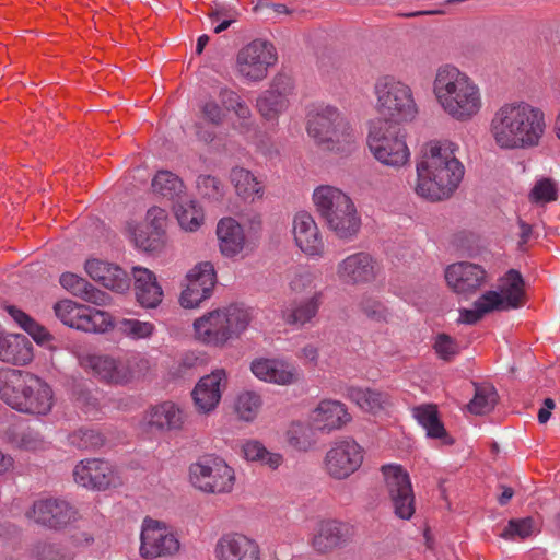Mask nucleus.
Returning <instances> with one entry per match:
<instances>
[{"mask_svg": "<svg viewBox=\"0 0 560 560\" xmlns=\"http://www.w3.org/2000/svg\"><path fill=\"white\" fill-rule=\"evenodd\" d=\"M60 284L72 294L81 296L88 282L75 273L65 272L60 276Z\"/></svg>", "mask_w": 560, "mask_h": 560, "instance_id": "obj_62", "label": "nucleus"}, {"mask_svg": "<svg viewBox=\"0 0 560 560\" xmlns=\"http://www.w3.org/2000/svg\"><path fill=\"white\" fill-rule=\"evenodd\" d=\"M308 420L315 430L330 433L341 430L350 423L352 416L346 404L337 399L326 398L322 399L311 411Z\"/></svg>", "mask_w": 560, "mask_h": 560, "instance_id": "obj_24", "label": "nucleus"}, {"mask_svg": "<svg viewBox=\"0 0 560 560\" xmlns=\"http://www.w3.org/2000/svg\"><path fill=\"white\" fill-rule=\"evenodd\" d=\"M354 528L351 524L338 520L320 521L314 532L312 546L318 552H329L352 539Z\"/></svg>", "mask_w": 560, "mask_h": 560, "instance_id": "obj_27", "label": "nucleus"}, {"mask_svg": "<svg viewBox=\"0 0 560 560\" xmlns=\"http://www.w3.org/2000/svg\"><path fill=\"white\" fill-rule=\"evenodd\" d=\"M152 189L155 195L173 200L184 191V184L176 174L159 171L152 179Z\"/></svg>", "mask_w": 560, "mask_h": 560, "instance_id": "obj_46", "label": "nucleus"}, {"mask_svg": "<svg viewBox=\"0 0 560 560\" xmlns=\"http://www.w3.org/2000/svg\"><path fill=\"white\" fill-rule=\"evenodd\" d=\"M212 292L206 291L197 287L195 283L187 281L186 288L183 290L179 303L185 308L198 307L205 300L209 299Z\"/></svg>", "mask_w": 560, "mask_h": 560, "instance_id": "obj_61", "label": "nucleus"}, {"mask_svg": "<svg viewBox=\"0 0 560 560\" xmlns=\"http://www.w3.org/2000/svg\"><path fill=\"white\" fill-rule=\"evenodd\" d=\"M432 95L438 108L447 118L460 124L480 116L485 107L482 90L477 81L450 63L436 68Z\"/></svg>", "mask_w": 560, "mask_h": 560, "instance_id": "obj_3", "label": "nucleus"}, {"mask_svg": "<svg viewBox=\"0 0 560 560\" xmlns=\"http://www.w3.org/2000/svg\"><path fill=\"white\" fill-rule=\"evenodd\" d=\"M291 233L296 247L310 257H320L324 254V242L319 228L307 211H299L292 219Z\"/></svg>", "mask_w": 560, "mask_h": 560, "instance_id": "obj_22", "label": "nucleus"}, {"mask_svg": "<svg viewBox=\"0 0 560 560\" xmlns=\"http://www.w3.org/2000/svg\"><path fill=\"white\" fill-rule=\"evenodd\" d=\"M198 194L211 202H221L225 195V185L223 182L212 175H200L196 182Z\"/></svg>", "mask_w": 560, "mask_h": 560, "instance_id": "obj_50", "label": "nucleus"}, {"mask_svg": "<svg viewBox=\"0 0 560 560\" xmlns=\"http://www.w3.org/2000/svg\"><path fill=\"white\" fill-rule=\"evenodd\" d=\"M313 427L303 421H292L285 432L290 446L298 451H307L313 444Z\"/></svg>", "mask_w": 560, "mask_h": 560, "instance_id": "obj_48", "label": "nucleus"}, {"mask_svg": "<svg viewBox=\"0 0 560 560\" xmlns=\"http://www.w3.org/2000/svg\"><path fill=\"white\" fill-rule=\"evenodd\" d=\"M458 151V143L450 139H434L421 145L416 160L413 190L417 196L441 201L453 195L465 175Z\"/></svg>", "mask_w": 560, "mask_h": 560, "instance_id": "obj_1", "label": "nucleus"}, {"mask_svg": "<svg viewBox=\"0 0 560 560\" xmlns=\"http://www.w3.org/2000/svg\"><path fill=\"white\" fill-rule=\"evenodd\" d=\"M135 292L138 303L145 308L156 307L163 299V290L155 275L143 267H133Z\"/></svg>", "mask_w": 560, "mask_h": 560, "instance_id": "obj_33", "label": "nucleus"}, {"mask_svg": "<svg viewBox=\"0 0 560 560\" xmlns=\"http://www.w3.org/2000/svg\"><path fill=\"white\" fill-rule=\"evenodd\" d=\"M432 347L436 355L444 361H451L459 353L458 341L444 332L438 334L434 337Z\"/></svg>", "mask_w": 560, "mask_h": 560, "instance_id": "obj_59", "label": "nucleus"}, {"mask_svg": "<svg viewBox=\"0 0 560 560\" xmlns=\"http://www.w3.org/2000/svg\"><path fill=\"white\" fill-rule=\"evenodd\" d=\"M447 285L457 294L470 295L487 281V271L480 265L460 261L445 269Z\"/></svg>", "mask_w": 560, "mask_h": 560, "instance_id": "obj_23", "label": "nucleus"}, {"mask_svg": "<svg viewBox=\"0 0 560 560\" xmlns=\"http://www.w3.org/2000/svg\"><path fill=\"white\" fill-rule=\"evenodd\" d=\"M180 541L175 530L164 522L145 517L141 525L139 555L154 560L178 553Z\"/></svg>", "mask_w": 560, "mask_h": 560, "instance_id": "obj_10", "label": "nucleus"}, {"mask_svg": "<svg viewBox=\"0 0 560 560\" xmlns=\"http://www.w3.org/2000/svg\"><path fill=\"white\" fill-rule=\"evenodd\" d=\"M214 560H261L257 540L238 532L222 534L213 545Z\"/></svg>", "mask_w": 560, "mask_h": 560, "instance_id": "obj_18", "label": "nucleus"}, {"mask_svg": "<svg viewBox=\"0 0 560 560\" xmlns=\"http://www.w3.org/2000/svg\"><path fill=\"white\" fill-rule=\"evenodd\" d=\"M494 312L488 298L482 293L475 302L470 310L463 308L459 311L458 322L463 324H475L479 322L486 314Z\"/></svg>", "mask_w": 560, "mask_h": 560, "instance_id": "obj_57", "label": "nucleus"}, {"mask_svg": "<svg viewBox=\"0 0 560 560\" xmlns=\"http://www.w3.org/2000/svg\"><path fill=\"white\" fill-rule=\"evenodd\" d=\"M364 448L353 439L345 438L330 444L324 457V469L329 477L345 480L360 469Z\"/></svg>", "mask_w": 560, "mask_h": 560, "instance_id": "obj_11", "label": "nucleus"}, {"mask_svg": "<svg viewBox=\"0 0 560 560\" xmlns=\"http://www.w3.org/2000/svg\"><path fill=\"white\" fill-rule=\"evenodd\" d=\"M277 61L273 45L256 39L243 47L237 55V70L247 80L258 81L266 77L267 70Z\"/></svg>", "mask_w": 560, "mask_h": 560, "instance_id": "obj_14", "label": "nucleus"}, {"mask_svg": "<svg viewBox=\"0 0 560 560\" xmlns=\"http://www.w3.org/2000/svg\"><path fill=\"white\" fill-rule=\"evenodd\" d=\"M155 330V325L151 322L137 318L114 317L109 313V323L105 329V334L112 331L121 338L139 341L150 339Z\"/></svg>", "mask_w": 560, "mask_h": 560, "instance_id": "obj_35", "label": "nucleus"}, {"mask_svg": "<svg viewBox=\"0 0 560 560\" xmlns=\"http://www.w3.org/2000/svg\"><path fill=\"white\" fill-rule=\"evenodd\" d=\"M346 396L360 409L372 413L385 409L390 404L387 393L370 387H349Z\"/></svg>", "mask_w": 560, "mask_h": 560, "instance_id": "obj_39", "label": "nucleus"}, {"mask_svg": "<svg viewBox=\"0 0 560 560\" xmlns=\"http://www.w3.org/2000/svg\"><path fill=\"white\" fill-rule=\"evenodd\" d=\"M546 128L545 113L539 107L514 100L494 110L489 135L501 150H526L539 145Z\"/></svg>", "mask_w": 560, "mask_h": 560, "instance_id": "obj_2", "label": "nucleus"}, {"mask_svg": "<svg viewBox=\"0 0 560 560\" xmlns=\"http://www.w3.org/2000/svg\"><path fill=\"white\" fill-rule=\"evenodd\" d=\"M201 112L203 117L214 125H219L223 121L224 113L222 108L213 101L206 102L201 107Z\"/></svg>", "mask_w": 560, "mask_h": 560, "instance_id": "obj_64", "label": "nucleus"}, {"mask_svg": "<svg viewBox=\"0 0 560 560\" xmlns=\"http://www.w3.org/2000/svg\"><path fill=\"white\" fill-rule=\"evenodd\" d=\"M5 311L12 317V319L34 339L37 345L48 349H54L52 343L55 338L44 326L35 322L32 317L13 305L5 306Z\"/></svg>", "mask_w": 560, "mask_h": 560, "instance_id": "obj_40", "label": "nucleus"}, {"mask_svg": "<svg viewBox=\"0 0 560 560\" xmlns=\"http://www.w3.org/2000/svg\"><path fill=\"white\" fill-rule=\"evenodd\" d=\"M77 483L96 490H106L122 486L124 478L119 469L109 462L92 458L78 463L73 469Z\"/></svg>", "mask_w": 560, "mask_h": 560, "instance_id": "obj_15", "label": "nucleus"}, {"mask_svg": "<svg viewBox=\"0 0 560 560\" xmlns=\"http://www.w3.org/2000/svg\"><path fill=\"white\" fill-rule=\"evenodd\" d=\"M31 555L35 560H74L73 552L48 541H39L34 545Z\"/></svg>", "mask_w": 560, "mask_h": 560, "instance_id": "obj_52", "label": "nucleus"}, {"mask_svg": "<svg viewBox=\"0 0 560 560\" xmlns=\"http://www.w3.org/2000/svg\"><path fill=\"white\" fill-rule=\"evenodd\" d=\"M377 273L378 265L366 252L348 255L336 267L338 280L347 285L370 283L376 279Z\"/></svg>", "mask_w": 560, "mask_h": 560, "instance_id": "obj_20", "label": "nucleus"}, {"mask_svg": "<svg viewBox=\"0 0 560 560\" xmlns=\"http://www.w3.org/2000/svg\"><path fill=\"white\" fill-rule=\"evenodd\" d=\"M215 235L222 256L235 258L240 256L247 244L243 225L232 217H224L217 223Z\"/></svg>", "mask_w": 560, "mask_h": 560, "instance_id": "obj_29", "label": "nucleus"}, {"mask_svg": "<svg viewBox=\"0 0 560 560\" xmlns=\"http://www.w3.org/2000/svg\"><path fill=\"white\" fill-rule=\"evenodd\" d=\"M557 194L558 189L553 180L540 178L534 184L529 192V199L532 202L544 205L556 200Z\"/></svg>", "mask_w": 560, "mask_h": 560, "instance_id": "obj_58", "label": "nucleus"}, {"mask_svg": "<svg viewBox=\"0 0 560 560\" xmlns=\"http://www.w3.org/2000/svg\"><path fill=\"white\" fill-rule=\"evenodd\" d=\"M406 138V132L396 125L377 121L370 126L366 144L378 163L399 170L410 162L411 153Z\"/></svg>", "mask_w": 560, "mask_h": 560, "instance_id": "obj_8", "label": "nucleus"}, {"mask_svg": "<svg viewBox=\"0 0 560 560\" xmlns=\"http://www.w3.org/2000/svg\"><path fill=\"white\" fill-rule=\"evenodd\" d=\"M242 454L248 462H258L271 469H277L283 462L279 453L268 451L258 440H246L242 444Z\"/></svg>", "mask_w": 560, "mask_h": 560, "instance_id": "obj_44", "label": "nucleus"}, {"mask_svg": "<svg viewBox=\"0 0 560 560\" xmlns=\"http://www.w3.org/2000/svg\"><path fill=\"white\" fill-rule=\"evenodd\" d=\"M26 517L51 529H60L77 520V511L67 501L40 498L34 501Z\"/></svg>", "mask_w": 560, "mask_h": 560, "instance_id": "obj_16", "label": "nucleus"}, {"mask_svg": "<svg viewBox=\"0 0 560 560\" xmlns=\"http://www.w3.org/2000/svg\"><path fill=\"white\" fill-rule=\"evenodd\" d=\"M143 421L160 432L178 431L185 423V412L177 404L167 400L150 407Z\"/></svg>", "mask_w": 560, "mask_h": 560, "instance_id": "obj_31", "label": "nucleus"}, {"mask_svg": "<svg viewBox=\"0 0 560 560\" xmlns=\"http://www.w3.org/2000/svg\"><path fill=\"white\" fill-rule=\"evenodd\" d=\"M249 369L259 381L278 386H290L300 381L299 368L281 357H257Z\"/></svg>", "mask_w": 560, "mask_h": 560, "instance_id": "obj_17", "label": "nucleus"}, {"mask_svg": "<svg viewBox=\"0 0 560 560\" xmlns=\"http://www.w3.org/2000/svg\"><path fill=\"white\" fill-rule=\"evenodd\" d=\"M124 365L127 376V384L143 375L150 369V361L139 352L129 353L124 357Z\"/></svg>", "mask_w": 560, "mask_h": 560, "instance_id": "obj_60", "label": "nucleus"}, {"mask_svg": "<svg viewBox=\"0 0 560 560\" xmlns=\"http://www.w3.org/2000/svg\"><path fill=\"white\" fill-rule=\"evenodd\" d=\"M381 471L395 515L401 520H410L416 506L409 474L398 464L383 465Z\"/></svg>", "mask_w": 560, "mask_h": 560, "instance_id": "obj_13", "label": "nucleus"}, {"mask_svg": "<svg viewBox=\"0 0 560 560\" xmlns=\"http://www.w3.org/2000/svg\"><path fill=\"white\" fill-rule=\"evenodd\" d=\"M58 319L66 326L85 332L105 334L109 323V313L72 300H61L54 306Z\"/></svg>", "mask_w": 560, "mask_h": 560, "instance_id": "obj_12", "label": "nucleus"}, {"mask_svg": "<svg viewBox=\"0 0 560 560\" xmlns=\"http://www.w3.org/2000/svg\"><path fill=\"white\" fill-rule=\"evenodd\" d=\"M262 407V397L258 392L244 390L240 393L234 402L237 417L245 422L254 421Z\"/></svg>", "mask_w": 560, "mask_h": 560, "instance_id": "obj_47", "label": "nucleus"}, {"mask_svg": "<svg viewBox=\"0 0 560 560\" xmlns=\"http://www.w3.org/2000/svg\"><path fill=\"white\" fill-rule=\"evenodd\" d=\"M186 279L197 287H200V289H203V292H212L217 281L214 267L209 261L199 262L189 270Z\"/></svg>", "mask_w": 560, "mask_h": 560, "instance_id": "obj_51", "label": "nucleus"}, {"mask_svg": "<svg viewBox=\"0 0 560 560\" xmlns=\"http://www.w3.org/2000/svg\"><path fill=\"white\" fill-rule=\"evenodd\" d=\"M33 374L12 368H0V400L11 409L21 412L25 394L32 390Z\"/></svg>", "mask_w": 560, "mask_h": 560, "instance_id": "obj_26", "label": "nucleus"}, {"mask_svg": "<svg viewBox=\"0 0 560 560\" xmlns=\"http://www.w3.org/2000/svg\"><path fill=\"white\" fill-rule=\"evenodd\" d=\"M498 400V394L492 385H478L475 388V396L468 404V410L474 415L490 412Z\"/></svg>", "mask_w": 560, "mask_h": 560, "instance_id": "obj_49", "label": "nucleus"}, {"mask_svg": "<svg viewBox=\"0 0 560 560\" xmlns=\"http://www.w3.org/2000/svg\"><path fill=\"white\" fill-rule=\"evenodd\" d=\"M220 100L226 110L235 113L240 122L237 128L241 132L249 131L253 121L249 107L242 101L240 95L231 90L223 89L220 92Z\"/></svg>", "mask_w": 560, "mask_h": 560, "instance_id": "obj_45", "label": "nucleus"}, {"mask_svg": "<svg viewBox=\"0 0 560 560\" xmlns=\"http://www.w3.org/2000/svg\"><path fill=\"white\" fill-rule=\"evenodd\" d=\"M11 443L19 450L31 452L43 451L47 447V442L40 433L30 428L15 434L11 439Z\"/></svg>", "mask_w": 560, "mask_h": 560, "instance_id": "obj_54", "label": "nucleus"}, {"mask_svg": "<svg viewBox=\"0 0 560 560\" xmlns=\"http://www.w3.org/2000/svg\"><path fill=\"white\" fill-rule=\"evenodd\" d=\"M288 285L294 295H312L318 289L320 282V272L306 267H298L288 278Z\"/></svg>", "mask_w": 560, "mask_h": 560, "instance_id": "obj_42", "label": "nucleus"}, {"mask_svg": "<svg viewBox=\"0 0 560 560\" xmlns=\"http://www.w3.org/2000/svg\"><path fill=\"white\" fill-rule=\"evenodd\" d=\"M81 366L98 380L114 385H126L128 373L125 370L124 357L105 353H91L80 359Z\"/></svg>", "mask_w": 560, "mask_h": 560, "instance_id": "obj_25", "label": "nucleus"}, {"mask_svg": "<svg viewBox=\"0 0 560 560\" xmlns=\"http://www.w3.org/2000/svg\"><path fill=\"white\" fill-rule=\"evenodd\" d=\"M494 312L518 308L525 303V284L522 275L510 269L499 279L497 290L485 292Z\"/></svg>", "mask_w": 560, "mask_h": 560, "instance_id": "obj_19", "label": "nucleus"}, {"mask_svg": "<svg viewBox=\"0 0 560 560\" xmlns=\"http://www.w3.org/2000/svg\"><path fill=\"white\" fill-rule=\"evenodd\" d=\"M81 298L86 302L95 305L106 306L110 304V296L107 293L94 288L90 283L86 284V288L83 290Z\"/></svg>", "mask_w": 560, "mask_h": 560, "instance_id": "obj_63", "label": "nucleus"}, {"mask_svg": "<svg viewBox=\"0 0 560 560\" xmlns=\"http://www.w3.org/2000/svg\"><path fill=\"white\" fill-rule=\"evenodd\" d=\"M306 132L323 150L350 154L359 143L357 126L336 106L313 105L306 114Z\"/></svg>", "mask_w": 560, "mask_h": 560, "instance_id": "obj_4", "label": "nucleus"}, {"mask_svg": "<svg viewBox=\"0 0 560 560\" xmlns=\"http://www.w3.org/2000/svg\"><path fill=\"white\" fill-rule=\"evenodd\" d=\"M191 485L208 494H229L236 483L235 470L220 456L207 455L189 467Z\"/></svg>", "mask_w": 560, "mask_h": 560, "instance_id": "obj_9", "label": "nucleus"}, {"mask_svg": "<svg viewBox=\"0 0 560 560\" xmlns=\"http://www.w3.org/2000/svg\"><path fill=\"white\" fill-rule=\"evenodd\" d=\"M85 271L94 281L114 292L124 293L130 288V279L127 272L108 261L89 259L85 262Z\"/></svg>", "mask_w": 560, "mask_h": 560, "instance_id": "obj_30", "label": "nucleus"}, {"mask_svg": "<svg viewBox=\"0 0 560 560\" xmlns=\"http://www.w3.org/2000/svg\"><path fill=\"white\" fill-rule=\"evenodd\" d=\"M147 224L151 229L144 232L140 228L132 231V238L136 246L144 252H155L164 245L165 226L167 212L160 207H152L147 212Z\"/></svg>", "mask_w": 560, "mask_h": 560, "instance_id": "obj_28", "label": "nucleus"}, {"mask_svg": "<svg viewBox=\"0 0 560 560\" xmlns=\"http://www.w3.org/2000/svg\"><path fill=\"white\" fill-rule=\"evenodd\" d=\"M30 384H32V390L26 392V401L23 402L21 412L36 416L48 415L55 404V394L51 386L34 374Z\"/></svg>", "mask_w": 560, "mask_h": 560, "instance_id": "obj_32", "label": "nucleus"}, {"mask_svg": "<svg viewBox=\"0 0 560 560\" xmlns=\"http://www.w3.org/2000/svg\"><path fill=\"white\" fill-rule=\"evenodd\" d=\"M314 207L327 228L341 240H352L361 229V217L351 199L340 188L320 185L312 195Z\"/></svg>", "mask_w": 560, "mask_h": 560, "instance_id": "obj_6", "label": "nucleus"}, {"mask_svg": "<svg viewBox=\"0 0 560 560\" xmlns=\"http://www.w3.org/2000/svg\"><path fill=\"white\" fill-rule=\"evenodd\" d=\"M412 416L425 430L427 436L440 440L445 445L453 444V439L441 422L435 405L424 404L412 408Z\"/></svg>", "mask_w": 560, "mask_h": 560, "instance_id": "obj_37", "label": "nucleus"}, {"mask_svg": "<svg viewBox=\"0 0 560 560\" xmlns=\"http://www.w3.org/2000/svg\"><path fill=\"white\" fill-rule=\"evenodd\" d=\"M69 443L78 448H96L103 445V435L94 430L82 428L69 435Z\"/></svg>", "mask_w": 560, "mask_h": 560, "instance_id": "obj_56", "label": "nucleus"}, {"mask_svg": "<svg viewBox=\"0 0 560 560\" xmlns=\"http://www.w3.org/2000/svg\"><path fill=\"white\" fill-rule=\"evenodd\" d=\"M173 210L178 224L187 232H196L205 223L203 208L196 200L180 199L174 205Z\"/></svg>", "mask_w": 560, "mask_h": 560, "instance_id": "obj_41", "label": "nucleus"}, {"mask_svg": "<svg viewBox=\"0 0 560 560\" xmlns=\"http://www.w3.org/2000/svg\"><path fill=\"white\" fill-rule=\"evenodd\" d=\"M228 372L221 368L201 377L191 393L192 401L198 412L208 415L215 410L221 401L223 392L228 387Z\"/></svg>", "mask_w": 560, "mask_h": 560, "instance_id": "obj_21", "label": "nucleus"}, {"mask_svg": "<svg viewBox=\"0 0 560 560\" xmlns=\"http://www.w3.org/2000/svg\"><path fill=\"white\" fill-rule=\"evenodd\" d=\"M288 105L287 94L279 91L276 84L257 100V108L266 120H275L279 114L288 108Z\"/></svg>", "mask_w": 560, "mask_h": 560, "instance_id": "obj_43", "label": "nucleus"}, {"mask_svg": "<svg viewBox=\"0 0 560 560\" xmlns=\"http://www.w3.org/2000/svg\"><path fill=\"white\" fill-rule=\"evenodd\" d=\"M253 318V310L242 304L211 310L194 320L192 337L202 346L222 349L240 338Z\"/></svg>", "mask_w": 560, "mask_h": 560, "instance_id": "obj_5", "label": "nucleus"}, {"mask_svg": "<svg viewBox=\"0 0 560 560\" xmlns=\"http://www.w3.org/2000/svg\"><path fill=\"white\" fill-rule=\"evenodd\" d=\"M538 532L537 524L532 517L511 520L501 536L505 539H525Z\"/></svg>", "mask_w": 560, "mask_h": 560, "instance_id": "obj_55", "label": "nucleus"}, {"mask_svg": "<svg viewBox=\"0 0 560 560\" xmlns=\"http://www.w3.org/2000/svg\"><path fill=\"white\" fill-rule=\"evenodd\" d=\"M359 310L369 319L376 323L388 322L392 316L390 312L382 301L369 294L361 298L359 302Z\"/></svg>", "mask_w": 560, "mask_h": 560, "instance_id": "obj_53", "label": "nucleus"}, {"mask_svg": "<svg viewBox=\"0 0 560 560\" xmlns=\"http://www.w3.org/2000/svg\"><path fill=\"white\" fill-rule=\"evenodd\" d=\"M33 345L20 334L0 336V361L14 365H26L33 360Z\"/></svg>", "mask_w": 560, "mask_h": 560, "instance_id": "obj_34", "label": "nucleus"}, {"mask_svg": "<svg viewBox=\"0 0 560 560\" xmlns=\"http://www.w3.org/2000/svg\"><path fill=\"white\" fill-rule=\"evenodd\" d=\"M376 109L388 124L413 121L419 114L411 86L394 75H383L374 84Z\"/></svg>", "mask_w": 560, "mask_h": 560, "instance_id": "obj_7", "label": "nucleus"}, {"mask_svg": "<svg viewBox=\"0 0 560 560\" xmlns=\"http://www.w3.org/2000/svg\"><path fill=\"white\" fill-rule=\"evenodd\" d=\"M230 182L236 195L245 202L260 200L265 194V186L253 172L247 168L235 166L230 172Z\"/></svg>", "mask_w": 560, "mask_h": 560, "instance_id": "obj_36", "label": "nucleus"}, {"mask_svg": "<svg viewBox=\"0 0 560 560\" xmlns=\"http://www.w3.org/2000/svg\"><path fill=\"white\" fill-rule=\"evenodd\" d=\"M323 291H314L312 295L295 302L284 312L287 323L304 326L313 322L323 304Z\"/></svg>", "mask_w": 560, "mask_h": 560, "instance_id": "obj_38", "label": "nucleus"}]
</instances>
